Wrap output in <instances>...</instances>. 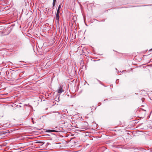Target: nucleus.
Segmentation results:
<instances>
[{"mask_svg":"<svg viewBox=\"0 0 152 152\" xmlns=\"http://www.w3.org/2000/svg\"><path fill=\"white\" fill-rule=\"evenodd\" d=\"M59 13L58 12H56V18L57 20V22L58 23L59 20Z\"/></svg>","mask_w":152,"mask_h":152,"instance_id":"f257e3e1","label":"nucleus"},{"mask_svg":"<svg viewBox=\"0 0 152 152\" xmlns=\"http://www.w3.org/2000/svg\"><path fill=\"white\" fill-rule=\"evenodd\" d=\"M46 132H58V131H56L54 130H47L46 131Z\"/></svg>","mask_w":152,"mask_h":152,"instance_id":"f03ea898","label":"nucleus"},{"mask_svg":"<svg viewBox=\"0 0 152 152\" xmlns=\"http://www.w3.org/2000/svg\"><path fill=\"white\" fill-rule=\"evenodd\" d=\"M63 91H64L63 89L62 88H59L58 89V93H61Z\"/></svg>","mask_w":152,"mask_h":152,"instance_id":"7ed1b4c3","label":"nucleus"},{"mask_svg":"<svg viewBox=\"0 0 152 152\" xmlns=\"http://www.w3.org/2000/svg\"><path fill=\"white\" fill-rule=\"evenodd\" d=\"M35 143L42 144V145H43L44 143V142H42V141H38V142H35Z\"/></svg>","mask_w":152,"mask_h":152,"instance_id":"20e7f679","label":"nucleus"},{"mask_svg":"<svg viewBox=\"0 0 152 152\" xmlns=\"http://www.w3.org/2000/svg\"><path fill=\"white\" fill-rule=\"evenodd\" d=\"M4 134H0V139H2L4 137V135H3Z\"/></svg>","mask_w":152,"mask_h":152,"instance_id":"39448f33","label":"nucleus"},{"mask_svg":"<svg viewBox=\"0 0 152 152\" xmlns=\"http://www.w3.org/2000/svg\"><path fill=\"white\" fill-rule=\"evenodd\" d=\"M61 7V5L60 4L58 7V9L57 10V12H60V10Z\"/></svg>","mask_w":152,"mask_h":152,"instance_id":"423d86ee","label":"nucleus"},{"mask_svg":"<svg viewBox=\"0 0 152 152\" xmlns=\"http://www.w3.org/2000/svg\"><path fill=\"white\" fill-rule=\"evenodd\" d=\"M56 0H53V6H54L55 4V3L56 2Z\"/></svg>","mask_w":152,"mask_h":152,"instance_id":"0eeeda50","label":"nucleus"},{"mask_svg":"<svg viewBox=\"0 0 152 152\" xmlns=\"http://www.w3.org/2000/svg\"><path fill=\"white\" fill-rule=\"evenodd\" d=\"M10 131L9 132H7V131H5V132H1V133H10Z\"/></svg>","mask_w":152,"mask_h":152,"instance_id":"6e6552de","label":"nucleus"},{"mask_svg":"<svg viewBox=\"0 0 152 152\" xmlns=\"http://www.w3.org/2000/svg\"><path fill=\"white\" fill-rule=\"evenodd\" d=\"M8 63H9V64H8L9 65H10L11 66H12V65H13V64L10 62H8Z\"/></svg>","mask_w":152,"mask_h":152,"instance_id":"1a4fd4ad","label":"nucleus"},{"mask_svg":"<svg viewBox=\"0 0 152 152\" xmlns=\"http://www.w3.org/2000/svg\"><path fill=\"white\" fill-rule=\"evenodd\" d=\"M52 134L53 135V136H54L53 137V138H55V134H53H53Z\"/></svg>","mask_w":152,"mask_h":152,"instance_id":"9d476101","label":"nucleus"},{"mask_svg":"<svg viewBox=\"0 0 152 152\" xmlns=\"http://www.w3.org/2000/svg\"><path fill=\"white\" fill-rule=\"evenodd\" d=\"M74 135L73 134H71L70 135V136H73Z\"/></svg>","mask_w":152,"mask_h":152,"instance_id":"9b49d317","label":"nucleus"},{"mask_svg":"<svg viewBox=\"0 0 152 152\" xmlns=\"http://www.w3.org/2000/svg\"><path fill=\"white\" fill-rule=\"evenodd\" d=\"M32 121L33 122V123L34 124V121H33V119H32Z\"/></svg>","mask_w":152,"mask_h":152,"instance_id":"f8f14e48","label":"nucleus"},{"mask_svg":"<svg viewBox=\"0 0 152 152\" xmlns=\"http://www.w3.org/2000/svg\"><path fill=\"white\" fill-rule=\"evenodd\" d=\"M44 136H49V135L48 134V135H44Z\"/></svg>","mask_w":152,"mask_h":152,"instance_id":"ddd939ff","label":"nucleus"},{"mask_svg":"<svg viewBox=\"0 0 152 152\" xmlns=\"http://www.w3.org/2000/svg\"><path fill=\"white\" fill-rule=\"evenodd\" d=\"M72 138H71L70 139L71 140H72Z\"/></svg>","mask_w":152,"mask_h":152,"instance_id":"4468645a","label":"nucleus"},{"mask_svg":"<svg viewBox=\"0 0 152 152\" xmlns=\"http://www.w3.org/2000/svg\"><path fill=\"white\" fill-rule=\"evenodd\" d=\"M65 137H67V136H65Z\"/></svg>","mask_w":152,"mask_h":152,"instance_id":"2eb2a0df","label":"nucleus"}]
</instances>
